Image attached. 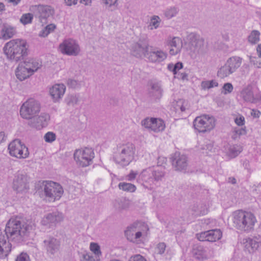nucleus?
I'll return each instance as SVG.
<instances>
[{
    "label": "nucleus",
    "mask_w": 261,
    "mask_h": 261,
    "mask_svg": "<svg viewBox=\"0 0 261 261\" xmlns=\"http://www.w3.org/2000/svg\"><path fill=\"white\" fill-rule=\"evenodd\" d=\"M64 219L63 215L59 212H53L46 215L42 221L44 225H49L50 226H55L58 223L62 222Z\"/></svg>",
    "instance_id": "23"
},
{
    "label": "nucleus",
    "mask_w": 261,
    "mask_h": 261,
    "mask_svg": "<svg viewBox=\"0 0 261 261\" xmlns=\"http://www.w3.org/2000/svg\"><path fill=\"white\" fill-rule=\"evenodd\" d=\"M16 31L14 27L5 23L0 29V38L8 40L12 38L16 34Z\"/></svg>",
    "instance_id": "27"
},
{
    "label": "nucleus",
    "mask_w": 261,
    "mask_h": 261,
    "mask_svg": "<svg viewBox=\"0 0 261 261\" xmlns=\"http://www.w3.org/2000/svg\"><path fill=\"white\" fill-rule=\"evenodd\" d=\"M96 258H95L93 256H90L88 254H86L84 255V258L86 261H98V259L97 258V256H96Z\"/></svg>",
    "instance_id": "56"
},
{
    "label": "nucleus",
    "mask_w": 261,
    "mask_h": 261,
    "mask_svg": "<svg viewBox=\"0 0 261 261\" xmlns=\"http://www.w3.org/2000/svg\"><path fill=\"white\" fill-rule=\"evenodd\" d=\"M43 138L46 142L52 143L56 140V135L52 132H48L44 135Z\"/></svg>",
    "instance_id": "45"
},
{
    "label": "nucleus",
    "mask_w": 261,
    "mask_h": 261,
    "mask_svg": "<svg viewBox=\"0 0 261 261\" xmlns=\"http://www.w3.org/2000/svg\"><path fill=\"white\" fill-rule=\"evenodd\" d=\"M149 87L148 90L149 97L155 100L160 99L163 93V89L161 83L152 82L149 84Z\"/></svg>",
    "instance_id": "24"
},
{
    "label": "nucleus",
    "mask_w": 261,
    "mask_h": 261,
    "mask_svg": "<svg viewBox=\"0 0 261 261\" xmlns=\"http://www.w3.org/2000/svg\"><path fill=\"white\" fill-rule=\"evenodd\" d=\"M135 153V147L133 144L128 142L120 144L117 146L113 160L116 163L122 166H126L133 160Z\"/></svg>",
    "instance_id": "5"
},
{
    "label": "nucleus",
    "mask_w": 261,
    "mask_h": 261,
    "mask_svg": "<svg viewBox=\"0 0 261 261\" xmlns=\"http://www.w3.org/2000/svg\"><path fill=\"white\" fill-rule=\"evenodd\" d=\"M251 114L253 117L258 118L259 117L260 112L258 110H252Z\"/></svg>",
    "instance_id": "62"
},
{
    "label": "nucleus",
    "mask_w": 261,
    "mask_h": 261,
    "mask_svg": "<svg viewBox=\"0 0 261 261\" xmlns=\"http://www.w3.org/2000/svg\"><path fill=\"white\" fill-rule=\"evenodd\" d=\"M171 47L178 48L181 49V42L178 37H174L169 43Z\"/></svg>",
    "instance_id": "46"
},
{
    "label": "nucleus",
    "mask_w": 261,
    "mask_h": 261,
    "mask_svg": "<svg viewBox=\"0 0 261 261\" xmlns=\"http://www.w3.org/2000/svg\"><path fill=\"white\" fill-rule=\"evenodd\" d=\"M80 2L86 6H91L92 0H80Z\"/></svg>",
    "instance_id": "64"
},
{
    "label": "nucleus",
    "mask_w": 261,
    "mask_h": 261,
    "mask_svg": "<svg viewBox=\"0 0 261 261\" xmlns=\"http://www.w3.org/2000/svg\"><path fill=\"white\" fill-rule=\"evenodd\" d=\"M40 111L39 102L33 98L29 99L21 106L20 110L21 116L25 119H30Z\"/></svg>",
    "instance_id": "11"
},
{
    "label": "nucleus",
    "mask_w": 261,
    "mask_h": 261,
    "mask_svg": "<svg viewBox=\"0 0 261 261\" xmlns=\"http://www.w3.org/2000/svg\"><path fill=\"white\" fill-rule=\"evenodd\" d=\"M101 3L107 7H117L118 6V0H100Z\"/></svg>",
    "instance_id": "47"
},
{
    "label": "nucleus",
    "mask_w": 261,
    "mask_h": 261,
    "mask_svg": "<svg viewBox=\"0 0 261 261\" xmlns=\"http://www.w3.org/2000/svg\"><path fill=\"white\" fill-rule=\"evenodd\" d=\"M174 70H175V75H177L179 72L178 71L179 69H181L183 67V64L181 62H177L175 64H174Z\"/></svg>",
    "instance_id": "55"
},
{
    "label": "nucleus",
    "mask_w": 261,
    "mask_h": 261,
    "mask_svg": "<svg viewBox=\"0 0 261 261\" xmlns=\"http://www.w3.org/2000/svg\"><path fill=\"white\" fill-rule=\"evenodd\" d=\"M90 249L95 254V256H99L101 254L99 246L96 243H91Z\"/></svg>",
    "instance_id": "48"
},
{
    "label": "nucleus",
    "mask_w": 261,
    "mask_h": 261,
    "mask_svg": "<svg viewBox=\"0 0 261 261\" xmlns=\"http://www.w3.org/2000/svg\"><path fill=\"white\" fill-rule=\"evenodd\" d=\"M118 187L120 190L128 192H134L136 190V186L130 183L120 182Z\"/></svg>",
    "instance_id": "34"
},
{
    "label": "nucleus",
    "mask_w": 261,
    "mask_h": 261,
    "mask_svg": "<svg viewBox=\"0 0 261 261\" xmlns=\"http://www.w3.org/2000/svg\"><path fill=\"white\" fill-rule=\"evenodd\" d=\"M242 147L240 145H233L229 149V155L231 158H235L242 152Z\"/></svg>",
    "instance_id": "37"
},
{
    "label": "nucleus",
    "mask_w": 261,
    "mask_h": 261,
    "mask_svg": "<svg viewBox=\"0 0 261 261\" xmlns=\"http://www.w3.org/2000/svg\"><path fill=\"white\" fill-rule=\"evenodd\" d=\"M56 26L54 24H49L46 26L43 30L40 33V36L46 37L49 33L53 32L56 29Z\"/></svg>",
    "instance_id": "40"
},
{
    "label": "nucleus",
    "mask_w": 261,
    "mask_h": 261,
    "mask_svg": "<svg viewBox=\"0 0 261 261\" xmlns=\"http://www.w3.org/2000/svg\"><path fill=\"white\" fill-rule=\"evenodd\" d=\"M15 261H30L29 256L25 253H21L16 258Z\"/></svg>",
    "instance_id": "50"
},
{
    "label": "nucleus",
    "mask_w": 261,
    "mask_h": 261,
    "mask_svg": "<svg viewBox=\"0 0 261 261\" xmlns=\"http://www.w3.org/2000/svg\"><path fill=\"white\" fill-rule=\"evenodd\" d=\"M233 86L231 83H227L224 84L223 87V89L225 91L224 94L231 93L233 90Z\"/></svg>",
    "instance_id": "51"
},
{
    "label": "nucleus",
    "mask_w": 261,
    "mask_h": 261,
    "mask_svg": "<svg viewBox=\"0 0 261 261\" xmlns=\"http://www.w3.org/2000/svg\"><path fill=\"white\" fill-rule=\"evenodd\" d=\"M180 51V49L175 47H171L169 50V53L171 55H175Z\"/></svg>",
    "instance_id": "58"
},
{
    "label": "nucleus",
    "mask_w": 261,
    "mask_h": 261,
    "mask_svg": "<svg viewBox=\"0 0 261 261\" xmlns=\"http://www.w3.org/2000/svg\"><path fill=\"white\" fill-rule=\"evenodd\" d=\"M232 217L235 227L241 231H251L256 222V218L252 213L242 210L234 212Z\"/></svg>",
    "instance_id": "4"
},
{
    "label": "nucleus",
    "mask_w": 261,
    "mask_h": 261,
    "mask_svg": "<svg viewBox=\"0 0 261 261\" xmlns=\"http://www.w3.org/2000/svg\"><path fill=\"white\" fill-rule=\"evenodd\" d=\"M193 125L199 133H205L213 129L216 125L215 118L209 115H202L195 118Z\"/></svg>",
    "instance_id": "7"
},
{
    "label": "nucleus",
    "mask_w": 261,
    "mask_h": 261,
    "mask_svg": "<svg viewBox=\"0 0 261 261\" xmlns=\"http://www.w3.org/2000/svg\"><path fill=\"white\" fill-rule=\"evenodd\" d=\"M130 261H146L145 258L141 255H136L130 257Z\"/></svg>",
    "instance_id": "52"
},
{
    "label": "nucleus",
    "mask_w": 261,
    "mask_h": 261,
    "mask_svg": "<svg viewBox=\"0 0 261 261\" xmlns=\"http://www.w3.org/2000/svg\"><path fill=\"white\" fill-rule=\"evenodd\" d=\"M43 242L44 246L48 253L54 254L59 250L60 242L57 239L50 237L44 240Z\"/></svg>",
    "instance_id": "25"
},
{
    "label": "nucleus",
    "mask_w": 261,
    "mask_h": 261,
    "mask_svg": "<svg viewBox=\"0 0 261 261\" xmlns=\"http://www.w3.org/2000/svg\"><path fill=\"white\" fill-rule=\"evenodd\" d=\"M244 118L243 116L240 117L239 118H236L235 119V122L239 126L244 125Z\"/></svg>",
    "instance_id": "57"
},
{
    "label": "nucleus",
    "mask_w": 261,
    "mask_h": 261,
    "mask_svg": "<svg viewBox=\"0 0 261 261\" xmlns=\"http://www.w3.org/2000/svg\"><path fill=\"white\" fill-rule=\"evenodd\" d=\"M243 165L244 167L248 171V172H251L249 162L248 160H245V161H244Z\"/></svg>",
    "instance_id": "61"
},
{
    "label": "nucleus",
    "mask_w": 261,
    "mask_h": 261,
    "mask_svg": "<svg viewBox=\"0 0 261 261\" xmlns=\"http://www.w3.org/2000/svg\"><path fill=\"white\" fill-rule=\"evenodd\" d=\"M33 226L30 221L20 218H12L7 222L5 233L0 230V258L7 257L11 251L12 245L7 241L19 244L25 241L32 230Z\"/></svg>",
    "instance_id": "1"
},
{
    "label": "nucleus",
    "mask_w": 261,
    "mask_h": 261,
    "mask_svg": "<svg viewBox=\"0 0 261 261\" xmlns=\"http://www.w3.org/2000/svg\"><path fill=\"white\" fill-rule=\"evenodd\" d=\"M205 251L201 246H195L193 249V254L198 259H202L205 257Z\"/></svg>",
    "instance_id": "31"
},
{
    "label": "nucleus",
    "mask_w": 261,
    "mask_h": 261,
    "mask_svg": "<svg viewBox=\"0 0 261 261\" xmlns=\"http://www.w3.org/2000/svg\"><path fill=\"white\" fill-rule=\"evenodd\" d=\"M8 149L9 154L17 159H25L29 155L28 148L18 139L12 141L9 144Z\"/></svg>",
    "instance_id": "12"
},
{
    "label": "nucleus",
    "mask_w": 261,
    "mask_h": 261,
    "mask_svg": "<svg viewBox=\"0 0 261 261\" xmlns=\"http://www.w3.org/2000/svg\"><path fill=\"white\" fill-rule=\"evenodd\" d=\"M251 62L256 67L261 68V60L254 58L251 60Z\"/></svg>",
    "instance_id": "54"
},
{
    "label": "nucleus",
    "mask_w": 261,
    "mask_h": 261,
    "mask_svg": "<svg viewBox=\"0 0 261 261\" xmlns=\"http://www.w3.org/2000/svg\"><path fill=\"white\" fill-rule=\"evenodd\" d=\"M150 25L153 26L154 29H157L159 27L161 19L158 16H153L151 18Z\"/></svg>",
    "instance_id": "49"
},
{
    "label": "nucleus",
    "mask_w": 261,
    "mask_h": 261,
    "mask_svg": "<svg viewBox=\"0 0 261 261\" xmlns=\"http://www.w3.org/2000/svg\"><path fill=\"white\" fill-rule=\"evenodd\" d=\"M137 225V224H134L128 227L125 231V234L129 241L139 243L142 233Z\"/></svg>",
    "instance_id": "22"
},
{
    "label": "nucleus",
    "mask_w": 261,
    "mask_h": 261,
    "mask_svg": "<svg viewBox=\"0 0 261 261\" xmlns=\"http://www.w3.org/2000/svg\"><path fill=\"white\" fill-rule=\"evenodd\" d=\"M137 175V173L132 171L130 173L127 175V179L129 181L134 180Z\"/></svg>",
    "instance_id": "60"
},
{
    "label": "nucleus",
    "mask_w": 261,
    "mask_h": 261,
    "mask_svg": "<svg viewBox=\"0 0 261 261\" xmlns=\"http://www.w3.org/2000/svg\"><path fill=\"white\" fill-rule=\"evenodd\" d=\"M242 58L238 56L229 58L225 64L218 71V76L221 79L228 76L234 73L241 65Z\"/></svg>",
    "instance_id": "8"
},
{
    "label": "nucleus",
    "mask_w": 261,
    "mask_h": 261,
    "mask_svg": "<svg viewBox=\"0 0 261 261\" xmlns=\"http://www.w3.org/2000/svg\"><path fill=\"white\" fill-rule=\"evenodd\" d=\"M149 44L146 41L140 40L138 42L135 43L132 46V54L137 58L147 57L149 51Z\"/></svg>",
    "instance_id": "18"
},
{
    "label": "nucleus",
    "mask_w": 261,
    "mask_h": 261,
    "mask_svg": "<svg viewBox=\"0 0 261 261\" xmlns=\"http://www.w3.org/2000/svg\"><path fill=\"white\" fill-rule=\"evenodd\" d=\"M28 48L26 40L15 39L6 43L3 49L9 60L18 62L23 60L28 56Z\"/></svg>",
    "instance_id": "2"
},
{
    "label": "nucleus",
    "mask_w": 261,
    "mask_h": 261,
    "mask_svg": "<svg viewBox=\"0 0 261 261\" xmlns=\"http://www.w3.org/2000/svg\"><path fill=\"white\" fill-rule=\"evenodd\" d=\"M36 189L40 197L49 202L59 200L63 194L62 187L58 183L52 181H39Z\"/></svg>",
    "instance_id": "3"
},
{
    "label": "nucleus",
    "mask_w": 261,
    "mask_h": 261,
    "mask_svg": "<svg viewBox=\"0 0 261 261\" xmlns=\"http://www.w3.org/2000/svg\"><path fill=\"white\" fill-rule=\"evenodd\" d=\"M174 170L178 171L186 170L188 167V158L179 152H176L170 158Z\"/></svg>",
    "instance_id": "16"
},
{
    "label": "nucleus",
    "mask_w": 261,
    "mask_h": 261,
    "mask_svg": "<svg viewBox=\"0 0 261 261\" xmlns=\"http://www.w3.org/2000/svg\"><path fill=\"white\" fill-rule=\"evenodd\" d=\"M260 33L257 30L252 31L248 37V41L254 44L257 43L259 40Z\"/></svg>",
    "instance_id": "36"
},
{
    "label": "nucleus",
    "mask_w": 261,
    "mask_h": 261,
    "mask_svg": "<svg viewBox=\"0 0 261 261\" xmlns=\"http://www.w3.org/2000/svg\"><path fill=\"white\" fill-rule=\"evenodd\" d=\"M59 49L62 54L73 56L78 55L81 50L79 44L72 39L64 40L60 44Z\"/></svg>",
    "instance_id": "13"
},
{
    "label": "nucleus",
    "mask_w": 261,
    "mask_h": 261,
    "mask_svg": "<svg viewBox=\"0 0 261 261\" xmlns=\"http://www.w3.org/2000/svg\"><path fill=\"white\" fill-rule=\"evenodd\" d=\"M50 116L48 114L41 113L39 116L34 115L29 119L28 124L32 128L40 130L47 125Z\"/></svg>",
    "instance_id": "17"
},
{
    "label": "nucleus",
    "mask_w": 261,
    "mask_h": 261,
    "mask_svg": "<svg viewBox=\"0 0 261 261\" xmlns=\"http://www.w3.org/2000/svg\"><path fill=\"white\" fill-rule=\"evenodd\" d=\"M183 104H184L183 100H180L178 102V104H177V105L176 106V109L179 108L180 109L181 111L184 112L186 110V108L184 106Z\"/></svg>",
    "instance_id": "59"
},
{
    "label": "nucleus",
    "mask_w": 261,
    "mask_h": 261,
    "mask_svg": "<svg viewBox=\"0 0 261 261\" xmlns=\"http://www.w3.org/2000/svg\"><path fill=\"white\" fill-rule=\"evenodd\" d=\"M188 48L191 53L194 54L203 52L204 40L203 38L195 34H191L189 36Z\"/></svg>",
    "instance_id": "14"
},
{
    "label": "nucleus",
    "mask_w": 261,
    "mask_h": 261,
    "mask_svg": "<svg viewBox=\"0 0 261 261\" xmlns=\"http://www.w3.org/2000/svg\"><path fill=\"white\" fill-rule=\"evenodd\" d=\"M166 245L164 242L158 243L155 247V252L158 254L163 255L166 250Z\"/></svg>",
    "instance_id": "44"
},
{
    "label": "nucleus",
    "mask_w": 261,
    "mask_h": 261,
    "mask_svg": "<svg viewBox=\"0 0 261 261\" xmlns=\"http://www.w3.org/2000/svg\"><path fill=\"white\" fill-rule=\"evenodd\" d=\"M165 159L162 157L158 158V165L155 167H149L144 169L139 175V180L142 181L151 183L153 181H159L162 180L166 174L165 167H162L161 164H159L160 160Z\"/></svg>",
    "instance_id": "6"
},
{
    "label": "nucleus",
    "mask_w": 261,
    "mask_h": 261,
    "mask_svg": "<svg viewBox=\"0 0 261 261\" xmlns=\"http://www.w3.org/2000/svg\"><path fill=\"white\" fill-rule=\"evenodd\" d=\"M129 201L128 200L125 198L118 199L115 200L114 205L115 207L119 210L121 211L125 210L129 207Z\"/></svg>",
    "instance_id": "30"
},
{
    "label": "nucleus",
    "mask_w": 261,
    "mask_h": 261,
    "mask_svg": "<svg viewBox=\"0 0 261 261\" xmlns=\"http://www.w3.org/2000/svg\"><path fill=\"white\" fill-rule=\"evenodd\" d=\"M34 14L32 13H25L23 14L20 19V21L23 24H27L29 23H31L32 21V19L33 18Z\"/></svg>",
    "instance_id": "41"
},
{
    "label": "nucleus",
    "mask_w": 261,
    "mask_h": 261,
    "mask_svg": "<svg viewBox=\"0 0 261 261\" xmlns=\"http://www.w3.org/2000/svg\"><path fill=\"white\" fill-rule=\"evenodd\" d=\"M177 77L182 81H188V74L186 72H179L177 74Z\"/></svg>",
    "instance_id": "53"
},
{
    "label": "nucleus",
    "mask_w": 261,
    "mask_h": 261,
    "mask_svg": "<svg viewBox=\"0 0 261 261\" xmlns=\"http://www.w3.org/2000/svg\"><path fill=\"white\" fill-rule=\"evenodd\" d=\"M153 120H155V118L147 117L141 121V125L145 128L151 130Z\"/></svg>",
    "instance_id": "42"
},
{
    "label": "nucleus",
    "mask_w": 261,
    "mask_h": 261,
    "mask_svg": "<svg viewBox=\"0 0 261 261\" xmlns=\"http://www.w3.org/2000/svg\"><path fill=\"white\" fill-rule=\"evenodd\" d=\"M244 242L245 247L250 252H253L261 247V241L256 237L246 239Z\"/></svg>",
    "instance_id": "29"
},
{
    "label": "nucleus",
    "mask_w": 261,
    "mask_h": 261,
    "mask_svg": "<svg viewBox=\"0 0 261 261\" xmlns=\"http://www.w3.org/2000/svg\"><path fill=\"white\" fill-rule=\"evenodd\" d=\"M79 101V96L76 94H70L65 99L66 104L69 106L73 107L77 105Z\"/></svg>",
    "instance_id": "35"
},
{
    "label": "nucleus",
    "mask_w": 261,
    "mask_h": 261,
    "mask_svg": "<svg viewBox=\"0 0 261 261\" xmlns=\"http://www.w3.org/2000/svg\"><path fill=\"white\" fill-rule=\"evenodd\" d=\"M66 87L63 84H56L54 85L49 90L50 96L53 100L58 101L64 95Z\"/></svg>",
    "instance_id": "26"
},
{
    "label": "nucleus",
    "mask_w": 261,
    "mask_h": 261,
    "mask_svg": "<svg viewBox=\"0 0 261 261\" xmlns=\"http://www.w3.org/2000/svg\"><path fill=\"white\" fill-rule=\"evenodd\" d=\"M178 12V10L176 7H170L167 9L164 12V15L167 19H171L175 17Z\"/></svg>",
    "instance_id": "38"
},
{
    "label": "nucleus",
    "mask_w": 261,
    "mask_h": 261,
    "mask_svg": "<svg viewBox=\"0 0 261 261\" xmlns=\"http://www.w3.org/2000/svg\"><path fill=\"white\" fill-rule=\"evenodd\" d=\"M30 178L25 172L18 171L15 175L12 188L17 193L25 194L30 189Z\"/></svg>",
    "instance_id": "10"
},
{
    "label": "nucleus",
    "mask_w": 261,
    "mask_h": 261,
    "mask_svg": "<svg viewBox=\"0 0 261 261\" xmlns=\"http://www.w3.org/2000/svg\"><path fill=\"white\" fill-rule=\"evenodd\" d=\"M222 233L220 229L209 230L197 234V239L200 241L215 242L222 237Z\"/></svg>",
    "instance_id": "20"
},
{
    "label": "nucleus",
    "mask_w": 261,
    "mask_h": 261,
    "mask_svg": "<svg viewBox=\"0 0 261 261\" xmlns=\"http://www.w3.org/2000/svg\"><path fill=\"white\" fill-rule=\"evenodd\" d=\"M241 95L245 101L250 103H256L261 99L260 95L255 92L249 85L242 90Z\"/></svg>",
    "instance_id": "21"
},
{
    "label": "nucleus",
    "mask_w": 261,
    "mask_h": 261,
    "mask_svg": "<svg viewBox=\"0 0 261 261\" xmlns=\"http://www.w3.org/2000/svg\"><path fill=\"white\" fill-rule=\"evenodd\" d=\"M23 63L25 66H28L30 67V72L32 74L41 66V64L38 61L33 59L30 60L28 62H24Z\"/></svg>",
    "instance_id": "33"
},
{
    "label": "nucleus",
    "mask_w": 261,
    "mask_h": 261,
    "mask_svg": "<svg viewBox=\"0 0 261 261\" xmlns=\"http://www.w3.org/2000/svg\"><path fill=\"white\" fill-rule=\"evenodd\" d=\"M73 156L78 166L86 167L92 164L94 153L91 148L86 147L83 149H76Z\"/></svg>",
    "instance_id": "9"
},
{
    "label": "nucleus",
    "mask_w": 261,
    "mask_h": 261,
    "mask_svg": "<svg viewBox=\"0 0 261 261\" xmlns=\"http://www.w3.org/2000/svg\"><path fill=\"white\" fill-rule=\"evenodd\" d=\"M82 82L72 79H69L67 81V85L69 88L79 89L81 87Z\"/></svg>",
    "instance_id": "43"
},
{
    "label": "nucleus",
    "mask_w": 261,
    "mask_h": 261,
    "mask_svg": "<svg viewBox=\"0 0 261 261\" xmlns=\"http://www.w3.org/2000/svg\"><path fill=\"white\" fill-rule=\"evenodd\" d=\"M67 6H71L77 4V0H64Z\"/></svg>",
    "instance_id": "63"
},
{
    "label": "nucleus",
    "mask_w": 261,
    "mask_h": 261,
    "mask_svg": "<svg viewBox=\"0 0 261 261\" xmlns=\"http://www.w3.org/2000/svg\"><path fill=\"white\" fill-rule=\"evenodd\" d=\"M218 83L215 80L202 81L201 86L202 89H209L210 88L217 87Z\"/></svg>",
    "instance_id": "39"
},
{
    "label": "nucleus",
    "mask_w": 261,
    "mask_h": 261,
    "mask_svg": "<svg viewBox=\"0 0 261 261\" xmlns=\"http://www.w3.org/2000/svg\"><path fill=\"white\" fill-rule=\"evenodd\" d=\"M32 73L30 72V67L25 66L23 63H20L16 70V75L20 81H23L29 77Z\"/></svg>",
    "instance_id": "28"
},
{
    "label": "nucleus",
    "mask_w": 261,
    "mask_h": 261,
    "mask_svg": "<svg viewBox=\"0 0 261 261\" xmlns=\"http://www.w3.org/2000/svg\"><path fill=\"white\" fill-rule=\"evenodd\" d=\"M30 11L41 22L54 14V9L49 6L33 5L30 7Z\"/></svg>",
    "instance_id": "15"
},
{
    "label": "nucleus",
    "mask_w": 261,
    "mask_h": 261,
    "mask_svg": "<svg viewBox=\"0 0 261 261\" xmlns=\"http://www.w3.org/2000/svg\"><path fill=\"white\" fill-rule=\"evenodd\" d=\"M165 127V124L162 119L155 118V120H153V124L152 125L151 130L159 132L163 130Z\"/></svg>",
    "instance_id": "32"
},
{
    "label": "nucleus",
    "mask_w": 261,
    "mask_h": 261,
    "mask_svg": "<svg viewBox=\"0 0 261 261\" xmlns=\"http://www.w3.org/2000/svg\"><path fill=\"white\" fill-rule=\"evenodd\" d=\"M167 57V54L157 48L149 47L146 58L152 63H160Z\"/></svg>",
    "instance_id": "19"
}]
</instances>
